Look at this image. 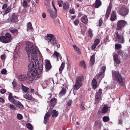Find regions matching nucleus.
Here are the masks:
<instances>
[{"label":"nucleus","instance_id":"nucleus-47","mask_svg":"<svg viewBox=\"0 0 130 130\" xmlns=\"http://www.w3.org/2000/svg\"><path fill=\"white\" fill-rule=\"evenodd\" d=\"M62 1H58V3L59 7H61L62 6V4L63 3Z\"/></svg>","mask_w":130,"mask_h":130},{"label":"nucleus","instance_id":"nucleus-62","mask_svg":"<svg viewBox=\"0 0 130 130\" xmlns=\"http://www.w3.org/2000/svg\"><path fill=\"white\" fill-rule=\"evenodd\" d=\"M12 94L11 93H10L9 94V96H8V99L11 98V97H13Z\"/></svg>","mask_w":130,"mask_h":130},{"label":"nucleus","instance_id":"nucleus-29","mask_svg":"<svg viewBox=\"0 0 130 130\" xmlns=\"http://www.w3.org/2000/svg\"><path fill=\"white\" fill-rule=\"evenodd\" d=\"M11 11V9L10 7H9L7 8L6 9L4 10L3 12V16L5 15L8 13L9 12H10Z\"/></svg>","mask_w":130,"mask_h":130},{"label":"nucleus","instance_id":"nucleus-56","mask_svg":"<svg viewBox=\"0 0 130 130\" xmlns=\"http://www.w3.org/2000/svg\"><path fill=\"white\" fill-rule=\"evenodd\" d=\"M7 4H4L2 6V9H5L7 7Z\"/></svg>","mask_w":130,"mask_h":130},{"label":"nucleus","instance_id":"nucleus-7","mask_svg":"<svg viewBox=\"0 0 130 130\" xmlns=\"http://www.w3.org/2000/svg\"><path fill=\"white\" fill-rule=\"evenodd\" d=\"M127 25V22L123 20H120L117 23V28H123Z\"/></svg>","mask_w":130,"mask_h":130},{"label":"nucleus","instance_id":"nucleus-23","mask_svg":"<svg viewBox=\"0 0 130 130\" xmlns=\"http://www.w3.org/2000/svg\"><path fill=\"white\" fill-rule=\"evenodd\" d=\"M108 107L107 105H104L102 110V113H107L108 109Z\"/></svg>","mask_w":130,"mask_h":130},{"label":"nucleus","instance_id":"nucleus-31","mask_svg":"<svg viewBox=\"0 0 130 130\" xmlns=\"http://www.w3.org/2000/svg\"><path fill=\"white\" fill-rule=\"evenodd\" d=\"M24 97L28 100H32V96L29 94H25L23 95Z\"/></svg>","mask_w":130,"mask_h":130},{"label":"nucleus","instance_id":"nucleus-28","mask_svg":"<svg viewBox=\"0 0 130 130\" xmlns=\"http://www.w3.org/2000/svg\"><path fill=\"white\" fill-rule=\"evenodd\" d=\"M56 12H54V11H51L50 15L52 18L54 19L57 17Z\"/></svg>","mask_w":130,"mask_h":130},{"label":"nucleus","instance_id":"nucleus-39","mask_svg":"<svg viewBox=\"0 0 130 130\" xmlns=\"http://www.w3.org/2000/svg\"><path fill=\"white\" fill-rule=\"evenodd\" d=\"M10 108L11 109L14 110H16V108L12 104H10L9 105Z\"/></svg>","mask_w":130,"mask_h":130},{"label":"nucleus","instance_id":"nucleus-18","mask_svg":"<svg viewBox=\"0 0 130 130\" xmlns=\"http://www.w3.org/2000/svg\"><path fill=\"white\" fill-rule=\"evenodd\" d=\"M18 78L20 81H24L27 79V77L25 75H19Z\"/></svg>","mask_w":130,"mask_h":130},{"label":"nucleus","instance_id":"nucleus-20","mask_svg":"<svg viewBox=\"0 0 130 130\" xmlns=\"http://www.w3.org/2000/svg\"><path fill=\"white\" fill-rule=\"evenodd\" d=\"M117 31V32H118V34H119L120 35H123L124 33V30L122 29V28H117L116 29Z\"/></svg>","mask_w":130,"mask_h":130},{"label":"nucleus","instance_id":"nucleus-10","mask_svg":"<svg viewBox=\"0 0 130 130\" xmlns=\"http://www.w3.org/2000/svg\"><path fill=\"white\" fill-rule=\"evenodd\" d=\"M115 33L118 42L120 43H124V42L125 40L124 38L122 35H120L119 34H118V32H116Z\"/></svg>","mask_w":130,"mask_h":130},{"label":"nucleus","instance_id":"nucleus-5","mask_svg":"<svg viewBox=\"0 0 130 130\" xmlns=\"http://www.w3.org/2000/svg\"><path fill=\"white\" fill-rule=\"evenodd\" d=\"M83 80V76L77 77L76 78L75 83L74 86V89L77 90L80 88L82 85V82Z\"/></svg>","mask_w":130,"mask_h":130},{"label":"nucleus","instance_id":"nucleus-41","mask_svg":"<svg viewBox=\"0 0 130 130\" xmlns=\"http://www.w3.org/2000/svg\"><path fill=\"white\" fill-rule=\"evenodd\" d=\"M88 33L89 35L91 37H93V34L92 31L91 29L89 28L88 30Z\"/></svg>","mask_w":130,"mask_h":130},{"label":"nucleus","instance_id":"nucleus-15","mask_svg":"<svg viewBox=\"0 0 130 130\" xmlns=\"http://www.w3.org/2000/svg\"><path fill=\"white\" fill-rule=\"evenodd\" d=\"M51 116V113L48 112L45 116L44 118V123L46 124L48 121V119Z\"/></svg>","mask_w":130,"mask_h":130},{"label":"nucleus","instance_id":"nucleus-6","mask_svg":"<svg viewBox=\"0 0 130 130\" xmlns=\"http://www.w3.org/2000/svg\"><path fill=\"white\" fill-rule=\"evenodd\" d=\"M102 93V90L101 89H99V91L96 94L95 100V102L94 103L95 104H97L101 100V93Z\"/></svg>","mask_w":130,"mask_h":130},{"label":"nucleus","instance_id":"nucleus-58","mask_svg":"<svg viewBox=\"0 0 130 130\" xmlns=\"http://www.w3.org/2000/svg\"><path fill=\"white\" fill-rule=\"evenodd\" d=\"M80 108L82 110H85V107L83 105H82L81 104L80 105Z\"/></svg>","mask_w":130,"mask_h":130},{"label":"nucleus","instance_id":"nucleus-19","mask_svg":"<svg viewBox=\"0 0 130 130\" xmlns=\"http://www.w3.org/2000/svg\"><path fill=\"white\" fill-rule=\"evenodd\" d=\"M88 20L87 17L86 15H84L81 18V21L85 24H87L88 23Z\"/></svg>","mask_w":130,"mask_h":130},{"label":"nucleus","instance_id":"nucleus-44","mask_svg":"<svg viewBox=\"0 0 130 130\" xmlns=\"http://www.w3.org/2000/svg\"><path fill=\"white\" fill-rule=\"evenodd\" d=\"M9 100L10 102L12 103L13 104L16 101L15 100V99H14L13 96L11 98L9 99Z\"/></svg>","mask_w":130,"mask_h":130},{"label":"nucleus","instance_id":"nucleus-2","mask_svg":"<svg viewBox=\"0 0 130 130\" xmlns=\"http://www.w3.org/2000/svg\"><path fill=\"white\" fill-rule=\"evenodd\" d=\"M113 77L118 82L119 84L121 86H124L125 82V78L123 77L121 74L117 71H112Z\"/></svg>","mask_w":130,"mask_h":130},{"label":"nucleus","instance_id":"nucleus-49","mask_svg":"<svg viewBox=\"0 0 130 130\" xmlns=\"http://www.w3.org/2000/svg\"><path fill=\"white\" fill-rule=\"evenodd\" d=\"M17 30L16 29H14L11 30L10 31V32L12 33H16L17 32Z\"/></svg>","mask_w":130,"mask_h":130},{"label":"nucleus","instance_id":"nucleus-17","mask_svg":"<svg viewBox=\"0 0 130 130\" xmlns=\"http://www.w3.org/2000/svg\"><path fill=\"white\" fill-rule=\"evenodd\" d=\"M92 86L94 89H96L98 87V84L96 80L93 78L92 81Z\"/></svg>","mask_w":130,"mask_h":130},{"label":"nucleus","instance_id":"nucleus-64","mask_svg":"<svg viewBox=\"0 0 130 130\" xmlns=\"http://www.w3.org/2000/svg\"><path fill=\"white\" fill-rule=\"evenodd\" d=\"M108 36H107L104 39V41L105 42H106L108 41Z\"/></svg>","mask_w":130,"mask_h":130},{"label":"nucleus","instance_id":"nucleus-43","mask_svg":"<svg viewBox=\"0 0 130 130\" xmlns=\"http://www.w3.org/2000/svg\"><path fill=\"white\" fill-rule=\"evenodd\" d=\"M17 118L19 120H21L22 119V116L20 114H18L17 115Z\"/></svg>","mask_w":130,"mask_h":130},{"label":"nucleus","instance_id":"nucleus-38","mask_svg":"<svg viewBox=\"0 0 130 130\" xmlns=\"http://www.w3.org/2000/svg\"><path fill=\"white\" fill-rule=\"evenodd\" d=\"M32 27L31 24L30 22H29L28 25L27 30L28 31V30L29 29L31 30H32Z\"/></svg>","mask_w":130,"mask_h":130},{"label":"nucleus","instance_id":"nucleus-63","mask_svg":"<svg viewBox=\"0 0 130 130\" xmlns=\"http://www.w3.org/2000/svg\"><path fill=\"white\" fill-rule=\"evenodd\" d=\"M42 17L43 18H45L46 17V15L45 13H43L42 14Z\"/></svg>","mask_w":130,"mask_h":130},{"label":"nucleus","instance_id":"nucleus-22","mask_svg":"<svg viewBox=\"0 0 130 130\" xmlns=\"http://www.w3.org/2000/svg\"><path fill=\"white\" fill-rule=\"evenodd\" d=\"M57 100L55 98L52 99L50 101V102L51 105L53 106H54L57 103Z\"/></svg>","mask_w":130,"mask_h":130},{"label":"nucleus","instance_id":"nucleus-35","mask_svg":"<svg viewBox=\"0 0 130 130\" xmlns=\"http://www.w3.org/2000/svg\"><path fill=\"white\" fill-rule=\"evenodd\" d=\"M115 47L116 49L119 50L122 47L121 45L118 43L115 44Z\"/></svg>","mask_w":130,"mask_h":130},{"label":"nucleus","instance_id":"nucleus-24","mask_svg":"<svg viewBox=\"0 0 130 130\" xmlns=\"http://www.w3.org/2000/svg\"><path fill=\"white\" fill-rule=\"evenodd\" d=\"M73 47L74 48L75 51L76 53L79 54H81V50L80 48L77 46L75 45H74L73 46Z\"/></svg>","mask_w":130,"mask_h":130},{"label":"nucleus","instance_id":"nucleus-36","mask_svg":"<svg viewBox=\"0 0 130 130\" xmlns=\"http://www.w3.org/2000/svg\"><path fill=\"white\" fill-rule=\"evenodd\" d=\"M65 64L64 62H62V63L59 69V71L60 72H61L63 70L65 67Z\"/></svg>","mask_w":130,"mask_h":130},{"label":"nucleus","instance_id":"nucleus-21","mask_svg":"<svg viewBox=\"0 0 130 130\" xmlns=\"http://www.w3.org/2000/svg\"><path fill=\"white\" fill-rule=\"evenodd\" d=\"M95 55H92L90 58V64L91 65H92L94 64L95 62Z\"/></svg>","mask_w":130,"mask_h":130},{"label":"nucleus","instance_id":"nucleus-8","mask_svg":"<svg viewBox=\"0 0 130 130\" xmlns=\"http://www.w3.org/2000/svg\"><path fill=\"white\" fill-rule=\"evenodd\" d=\"M128 9L124 7H122L120 9L119 13L122 16H125L128 14Z\"/></svg>","mask_w":130,"mask_h":130},{"label":"nucleus","instance_id":"nucleus-57","mask_svg":"<svg viewBox=\"0 0 130 130\" xmlns=\"http://www.w3.org/2000/svg\"><path fill=\"white\" fill-rule=\"evenodd\" d=\"M72 100H70L68 102L67 105L68 106H70L72 104Z\"/></svg>","mask_w":130,"mask_h":130},{"label":"nucleus","instance_id":"nucleus-14","mask_svg":"<svg viewBox=\"0 0 130 130\" xmlns=\"http://www.w3.org/2000/svg\"><path fill=\"white\" fill-rule=\"evenodd\" d=\"M112 8V5L110 3L107 8L106 14L105 15V17L106 18H107L109 16L110 13V12Z\"/></svg>","mask_w":130,"mask_h":130},{"label":"nucleus","instance_id":"nucleus-37","mask_svg":"<svg viewBox=\"0 0 130 130\" xmlns=\"http://www.w3.org/2000/svg\"><path fill=\"white\" fill-rule=\"evenodd\" d=\"M110 120L109 118L107 116H104L103 117V121L105 122L109 121Z\"/></svg>","mask_w":130,"mask_h":130},{"label":"nucleus","instance_id":"nucleus-4","mask_svg":"<svg viewBox=\"0 0 130 130\" xmlns=\"http://www.w3.org/2000/svg\"><path fill=\"white\" fill-rule=\"evenodd\" d=\"M12 39L11 35L8 33H6L5 36H0V41L4 43H7L10 42Z\"/></svg>","mask_w":130,"mask_h":130},{"label":"nucleus","instance_id":"nucleus-30","mask_svg":"<svg viewBox=\"0 0 130 130\" xmlns=\"http://www.w3.org/2000/svg\"><path fill=\"white\" fill-rule=\"evenodd\" d=\"M21 86L22 89L23 90L25 93H29V91H28V90L29 89V88L23 85L22 84H21Z\"/></svg>","mask_w":130,"mask_h":130},{"label":"nucleus","instance_id":"nucleus-11","mask_svg":"<svg viewBox=\"0 0 130 130\" xmlns=\"http://www.w3.org/2000/svg\"><path fill=\"white\" fill-rule=\"evenodd\" d=\"M10 19L12 22H17L19 20L17 15L14 13H13L10 16Z\"/></svg>","mask_w":130,"mask_h":130},{"label":"nucleus","instance_id":"nucleus-46","mask_svg":"<svg viewBox=\"0 0 130 130\" xmlns=\"http://www.w3.org/2000/svg\"><path fill=\"white\" fill-rule=\"evenodd\" d=\"M100 41V40L98 39H96L95 40L94 43L97 45L99 43Z\"/></svg>","mask_w":130,"mask_h":130},{"label":"nucleus","instance_id":"nucleus-40","mask_svg":"<svg viewBox=\"0 0 130 130\" xmlns=\"http://www.w3.org/2000/svg\"><path fill=\"white\" fill-rule=\"evenodd\" d=\"M80 65L84 68H86V66L85 64L84 61H81L80 62Z\"/></svg>","mask_w":130,"mask_h":130},{"label":"nucleus","instance_id":"nucleus-33","mask_svg":"<svg viewBox=\"0 0 130 130\" xmlns=\"http://www.w3.org/2000/svg\"><path fill=\"white\" fill-rule=\"evenodd\" d=\"M66 92V89L65 88H63L61 91L60 92L59 95L60 96H62L64 95Z\"/></svg>","mask_w":130,"mask_h":130},{"label":"nucleus","instance_id":"nucleus-13","mask_svg":"<svg viewBox=\"0 0 130 130\" xmlns=\"http://www.w3.org/2000/svg\"><path fill=\"white\" fill-rule=\"evenodd\" d=\"M45 61L46 70L47 71L50 70L52 66L51 65L50 62L49 60H46Z\"/></svg>","mask_w":130,"mask_h":130},{"label":"nucleus","instance_id":"nucleus-26","mask_svg":"<svg viewBox=\"0 0 130 130\" xmlns=\"http://www.w3.org/2000/svg\"><path fill=\"white\" fill-rule=\"evenodd\" d=\"M50 113H51V115L52 114V117H57L58 115V112L56 110H54L52 111L51 112H50L48 111Z\"/></svg>","mask_w":130,"mask_h":130},{"label":"nucleus","instance_id":"nucleus-3","mask_svg":"<svg viewBox=\"0 0 130 130\" xmlns=\"http://www.w3.org/2000/svg\"><path fill=\"white\" fill-rule=\"evenodd\" d=\"M46 37V40L49 43L55 46H57L58 48L60 47V45L58 43V41L54 35L51 34H47Z\"/></svg>","mask_w":130,"mask_h":130},{"label":"nucleus","instance_id":"nucleus-61","mask_svg":"<svg viewBox=\"0 0 130 130\" xmlns=\"http://www.w3.org/2000/svg\"><path fill=\"white\" fill-rule=\"evenodd\" d=\"M122 53V51L121 50H119L117 52V54L119 55H121Z\"/></svg>","mask_w":130,"mask_h":130},{"label":"nucleus","instance_id":"nucleus-9","mask_svg":"<svg viewBox=\"0 0 130 130\" xmlns=\"http://www.w3.org/2000/svg\"><path fill=\"white\" fill-rule=\"evenodd\" d=\"M106 70V66H103L101 68L100 70V72H99L98 75H96V77L98 78H100V79H102L104 77V75H103Z\"/></svg>","mask_w":130,"mask_h":130},{"label":"nucleus","instance_id":"nucleus-53","mask_svg":"<svg viewBox=\"0 0 130 130\" xmlns=\"http://www.w3.org/2000/svg\"><path fill=\"white\" fill-rule=\"evenodd\" d=\"M0 92L2 94H4L6 92V90L4 89H2L1 90Z\"/></svg>","mask_w":130,"mask_h":130},{"label":"nucleus","instance_id":"nucleus-25","mask_svg":"<svg viewBox=\"0 0 130 130\" xmlns=\"http://www.w3.org/2000/svg\"><path fill=\"white\" fill-rule=\"evenodd\" d=\"M116 18V12L115 11H113L112 12L111 15L110 20L112 21H114L115 20Z\"/></svg>","mask_w":130,"mask_h":130},{"label":"nucleus","instance_id":"nucleus-50","mask_svg":"<svg viewBox=\"0 0 130 130\" xmlns=\"http://www.w3.org/2000/svg\"><path fill=\"white\" fill-rule=\"evenodd\" d=\"M79 21L78 19H76L74 22V24L77 25L79 23Z\"/></svg>","mask_w":130,"mask_h":130},{"label":"nucleus","instance_id":"nucleus-48","mask_svg":"<svg viewBox=\"0 0 130 130\" xmlns=\"http://www.w3.org/2000/svg\"><path fill=\"white\" fill-rule=\"evenodd\" d=\"M63 8L64 9H66L69 7V6L67 4H64L63 6Z\"/></svg>","mask_w":130,"mask_h":130},{"label":"nucleus","instance_id":"nucleus-60","mask_svg":"<svg viewBox=\"0 0 130 130\" xmlns=\"http://www.w3.org/2000/svg\"><path fill=\"white\" fill-rule=\"evenodd\" d=\"M5 101L4 99L2 97H0V102L4 103Z\"/></svg>","mask_w":130,"mask_h":130},{"label":"nucleus","instance_id":"nucleus-42","mask_svg":"<svg viewBox=\"0 0 130 130\" xmlns=\"http://www.w3.org/2000/svg\"><path fill=\"white\" fill-rule=\"evenodd\" d=\"M27 1L25 0L23 1V6L24 7H26L27 6Z\"/></svg>","mask_w":130,"mask_h":130},{"label":"nucleus","instance_id":"nucleus-16","mask_svg":"<svg viewBox=\"0 0 130 130\" xmlns=\"http://www.w3.org/2000/svg\"><path fill=\"white\" fill-rule=\"evenodd\" d=\"M13 104L17 107L20 109L23 108V106L21 103L19 101H16Z\"/></svg>","mask_w":130,"mask_h":130},{"label":"nucleus","instance_id":"nucleus-52","mask_svg":"<svg viewBox=\"0 0 130 130\" xmlns=\"http://www.w3.org/2000/svg\"><path fill=\"white\" fill-rule=\"evenodd\" d=\"M103 23L102 20L101 19H100L99 21V26H101Z\"/></svg>","mask_w":130,"mask_h":130},{"label":"nucleus","instance_id":"nucleus-34","mask_svg":"<svg viewBox=\"0 0 130 130\" xmlns=\"http://www.w3.org/2000/svg\"><path fill=\"white\" fill-rule=\"evenodd\" d=\"M27 127L30 130H32L33 127L32 125L29 123H28L26 124Z\"/></svg>","mask_w":130,"mask_h":130},{"label":"nucleus","instance_id":"nucleus-12","mask_svg":"<svg viewBox=\"0 0 130 130\" xmlns=\"http://www.w3.org/2000/svg\"><path fill=\"white\" fill-rule=\"evenodd\" d=\"M52 56L53 57L57 59V61L59 60V58L60 60H61L62 59L61 56L60 54L56 51H55V52L53 54Z\"/></svg>","mask_w":130,"mask_h":130},{"label":"nucleus","instance_id":"nucleus-59","mask_svg":"<svg viewBox=\"0 0 130 130\" xmlns=\"http://www.w3.org/2000/svg\"><path fill=\"white\" fill-rule=\"evenodd\" d=\"M1 58L2 59L4 60L5 58V55L3 54L1 56Z\"/></svg>","mask_w":130,"mask_h":130},{"label":"nucleus","instance_id":"nucleus-1","mask_svg":"<svg viewBox=\"0 0 130 130\" xmlns=\"http://www.w3.org/2000/svg\"><path fill=\"white\" fill-rule=\"evenodd\" d=\"M25 50L30 60L28 73L30 77L39 78L41 76L43 64L42 60L37 61V56L40 54L38 49L33 43L27 42Z\"/></svg>","mask_w":130,"mask_h":130},{"label":"nucleus","instance_id":"nucleus-32","mask_svg":"<svg viewBox=\"0 0 130 130\" xmlns=\"http://www.w3.org/2000/svg\"><path fill=\"white\" fill-rule=\"evenodd\" d=\"M95 5V7L98 8L101 4V2L100 0H96Z\"/></svg>","mask_w":130,"mask_h":130},{"label":"nucleus","instance_id":"nucleus-54","mask_svg":"<svg viewBox=\"0 0 130 130\" xmlns=\"http://www.w3.org/2000/svg\"><path fill=\"white\" fill-rule=\"evenodd\" d=\"M69 12L71 14H74V13L75 12L73 9H71L69 11Z\"/></svg>","mask_w":130,"mask_h":130},{"label":"nucleus","instance_id":"nucleus-51","mask_svg":"<svg viewBox=\"0 0 130 130\" xmlns=\"http://www.w3.org/2000/svg\"><path fill=\"white\" fill-rule=\"evenodd\" d=\"M16 82L14 81L12 82V84L13 87L14 88H15L16 87Z\"/></svg>","mask_w":130,"mask_h":130},{"label":"nucleus","instance_id":"nucleus-45","mask_svg":"<svg viewBox=\"0 0 130 130\" xmlns=\"http://www.w3.org/2000/svg\"><path fill=\"white\" fill-rule=\"evenodd\" d=\"M7 72L6 70L5 69H2L1 72V73L2 74H5Z\"/></svg>","mask_w":130,"mask_h":130},{"label":"nucleus","instance_id":"nucleus-27","mask_svg":"<svg viewBox=\"0 0 130 130\" xmlns=\"http://www.w3.org/2000/svg\"><path fill=\"white\" fill-rule=\"evenodd\" d=\"M114 60L115 62L117 64H119L120 63V61L119 60L118 58V55L116 54H115L113 56Z\"/></svg>","mask_w":130,"mask_h":130},{"label":"nucleus","instance_id":"nucleus-55","mask_svg":"<svg viewBox=\"0 0 130 130\" xmlns=\"http://www.w3.org/2000/svg\"><path fill=\"white\" fill-rule=\"evenodd\" d=\"M97 45L94 43L93 44L91 47L92 48V50H94L96 48Z\"/></svg>","mask_w":130,"mask_h":130}]
</instances>
